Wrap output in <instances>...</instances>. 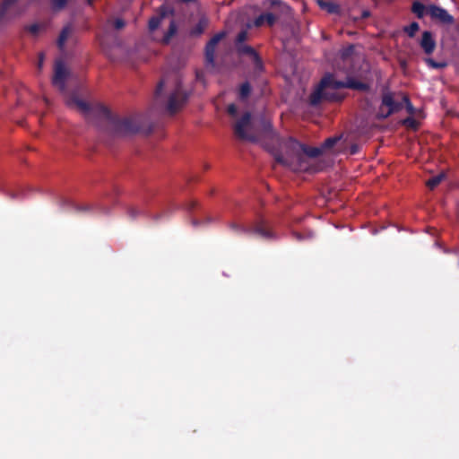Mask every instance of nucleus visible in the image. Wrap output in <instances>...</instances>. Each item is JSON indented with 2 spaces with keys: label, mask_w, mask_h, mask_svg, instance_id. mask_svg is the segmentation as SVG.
<instances>
[{
  "label": "nucleus",
  "mask_w": 459,
  "mask_h": 459,
  "mask_svg": "<svg viewBox=\"0 0 459 459\" xmlns=\"http://www.w3.org/2000/svg\"><path fill=\"white\" fill-rule=\"evenodd\" d=\"M235 134L243 141L259 143L273 152L277 162L294 170H307L308 159L331 149L341 137L326 139L319 148H308L292 138L280 140L273 131L269 120L262 119L259 125L252 120L250 113H245L234 125Z\"/></svg>",
  "instance_id": "f257e3e1"
},
{
  "label": "nucleus",
  "mask_w": 459,
  "mask_h": 459,
  "mask_svg": "<svg viewBox=\"0 0 459 459\" xmlns=\"http://www.w3.org/2000/svg\"><path fill=\"white\" fill-rule=\"evenodd\" d=\"M126 22L121 18L108 19L101 34L98 35L103 53L112 62H123L136 67L143 59V44L135 43L134 48H127L115 30L123 29Z\"/></svg>",
  "instance_id": "f03ea898"
},
{
  "label": "nucleus",
  "mask_w": 459,
  "mask_h": 459,
  "mask_svg": "<svg viewBox=\"0 0 459 459\" xmlns=\"http://www.w3.org/2000/svg\"><path fill=\"white\" fill-rule=\"evenodd\" d=\"M67 104L74 105L79 111L87 118L97 117L104 124V131L114 136L122 137L132 135L141 128V124L134 117L120 118L114 115L111 110L100 103L90 104L76 96L69 99Z\"/></svg>",
  "instance_id": "7ed1b4c3"
},
{
  "label": "nucleus",
  "mask_w": 459,
  "mask_h": 459,
  "mask_svg": "<svg viewBox=\"0 0 459 459\" xmlns=\"http://www.w3.org/2000/svg\"><path fill=\"white\" fill-rule=\"evenodd\" d=\"M164 97L163 104L168 114L177 113L186 103L188 94L183 89L178 74L166 76L157 86L155 97L157 100Z\"/></svg>",
  "instance_id": "20e7f679"
},
{
  "label": "nucleus",
  "mask_w": 459,
  "mask_h": 459,
  "mask_svg": "<svg viewBox=\"0 0 459 459\" xmlns=\"http://www.w3.org/2000/svg\"><path fill=\"white\" fill-rule=\"evenodd\" d=\"M344 88L365 90L367 85L353 79L338 81L332 74H327L322 79L317 89L311 94L310 103L316 106L323 100L329 101L340 100L343 98L341 91Z\"/></svg>",
  "instance_id": "39448f33"
},
{
  "label": "nucleus",
  "mask_w": 459,
  "mask_h": 459,
  "mask_svg": "<svg viewBox=\"0 0 459 459\" xmlns=\"http://www.w3.org/2000/svg\"><path fill=\"white\" fill-rule=\"evenodd\" d=\"M20 0H4L0 5V22L9 21L21 13Z\"/></svg>",
  "instance_id": "423d86ee"
},
{
  "label": "nucleus",
  "mask_w": 459,
  "mask_h": 459,
  "mask_svg": "<svg viewBox=\"0 0 459 459\" xmlns=\"http://www.w3.org/2000/svg\"><path fill=\"white\" fill-rule=\"evenodd\" d=\"M429 16L442 24L450 25L454 22V17L446 9L435 4H429Z\"/></svg>",
  "instance_id": "0eeeda50"
},
{
  "label": "nucleus",
  "mask_w": 459,
  "mask_h": 459,
  "mask_svg": "<svg viewBox=\"0 0 459 459\" xmlns=\"http://www.w3.org/2000/svg\"><path fill=\"white\" fill-rule=\"evenodd\" d=\"M403 106V103H398L394 100L391 93H385L382 99V106L380 108L378 116L381 117H387L392 113L399 110Z\"/></svg>",
  "instance_id": "6e6552de"
},
{
  "label": "nucleus",
  "mask_w": 459,
  "mask_h": 459,
  "mask_svg": "<svg viewBox=\"0 0 459 459\" xmlns=\"http://www.w3.org/2000/svg\"><path fill=\"white\" fill-rule=\"evenodd\" d=\"M68 76V71L62 61H57L55 65V72L52 79L53 85L56 86L60 91H65V80Z\"/></svg>",
  "instance_id": "1a4fd4ad"
},
{
  "label": "nucleus",
  "mask_w": 459,
  "mask_h": 459,
  "mask_svg": "<svg viewBox=\"0 0 459 459\" xmlns=\"http://www.w3.org/2000/svg\"><path fill=\"white\" fill-rule=\"evenodd\" d=\"M71 40L74 43L77 41V36L75 34V28L72 23L66 24L61 30L57 39L56 44L59 50L64 51L65 42Z\"/></svg>",
  "instance_id": "9d476101"
},
{
  "label": "nucleus",
  "mask_w": 459,
  "mask_h": 459,
  "mask_svg": "<svg viewBox=\"0 0 459 459\" xmlns=\"http://www.w3.org/2000/svg\"><path fill=\"white\" fill-rule=\"evenodd\" d=\"M223 34H217L207 43L205 48V60L207 66H214V55L217 44L222 39Z\"/></svg>",
  "instance_id": "9b49d317"
},
{
  "label": "nucleus",
  "mask_w": 459,
  "mask_h": 459,
  "mask_svg": "<svg viewBox=\"0 0 459 459\" xmlns=\"http://www.w3.org/2000/svg\"><path fill=\"white\" fill-rule=\"evenodd\" d=\"M420 45L427 55L433 53L436 48V41L430 31L426 30L422 33Z\"/></svg>",
  "instance_id": "f8f14e48"
},
{
  "label": "nucleus",
  "mask_w": 459,
  "mask_h": 459,
  "mask_svg": "<svg viewBox=\"0 0 459 459\" xmlns=\"http://www.w3.org/2000/svg\"><path fill=\"white\" fill-rule=\"evenodd\" d=\"M275 20H276V17L273 14H272L270 13H263V14L259 15L255 20L254 25L256 27H260L264 24L272 26L274 23Z\"/></svg>",
  "instance_id": "ddd939ff"
},
{
  "label": "nucleus",
  "mask_w": 459,
  "mask_h": 459,
  "mask_svg": "<svg viewBox=\"0 0 459 459\" xmlns=\"http://www.w3.org/2000/svg\"><path fill=\"white\" fill-rule=\"evenodd\" d=\"M412 12L418 18H423L424 16L429 15V4L414 2L412 4Z\"/></svg>",
  "instance_id": "4468645a"
},
{
  "label": "nucleus",
  "mask_w": 459,
  "mask_h": 459,
  "mask_svg": "<svg viewBox=\"0 0 459 459\" xmlns=\"http://www.w3.org/2000/svg\"><path fill=\"white\" fill-rule=\"evenodd\" d=\"M318 4L320 5V7L322 9L326 10L330 13H338V11H339V6L333 2H325V1L319 0Z\"/></svg>",
  "instance_id": "2eb2a0df"
},
{
  "label": "nucleus",
  "mask_w": 459,
  "mask_h": 459,
  "mask_svg": "<svg viewBox=\"0 0 459 459\" xmlns=\"http://www.w3.org/2000/svg\"><path fill=\"white\" fill-rule=\"evenodd\" d=\"M177 31V26L174 21H171L169 22V28L168 32L163 36L162 42L165 44H168L170 40V39L175 35Z\"/></svg>",
  "instance_id": "dca6fc26"
},
{
  "label": "nucleus",
  "mask_w": 459,
  "mask_h": 459,
  "mask_svg": "<svg viewBox=\"0 0 459 459\" xmlns=\"http://www.w3.org/2000/svg\"><path fill=\"white\" fill-rule=\"evenodd\" d=\"M445 178V174L444 173H440L437 176H434L432 177L431 178H429L428 181H427V186L430 188V189H433L435 188L437 185L440 184V182Z\"/></svg>",
  "instance_id": "f3484780"
},
{
  "label": "nucleus",
  "mask_w": 459,
  "mask_h": 459,
  "mask_svg": "<svg viewBox=\"0 0 459 459\" xmlns=\"http://www.w3.org/2000/svg\"><path fill=\"white\" fill-rule=\"evenodd\" d=\"M165 17V12L162 11V13L155 17H152L149 22V28L151 30H154L158 28V26L160 24L161 21Z\"/></svg>",
  "instance_id": "a211bd4d"
},
{
  "label": "nucleus",
  "mask_w": 459,
  "mask_h": 459,
  "mask_svg": "<svg viewBox=\"0 0 459 459\" xmlns=\"http://www.w3.org/2000/svg\"><path fill=\"white\" fill-rule=\"evenodd\" d=\"M252 230H254L255 232H256L263 238H273V234L263 224L255 226Z\"/></svg>",
  "instance_id": "6ab92c4d"
},
{
  "label": "nucleus",
  "mask_w": 459,
  "mask_h": 459,
  "mask_svg": "<svg viewBox=\"0 0 459 459\" xmlns=\"http://www.w3.org/2000/svg\"><path fill=\"white\" fill-rule=\"evenodd\" d=\"M69 0H51V8L55 12L65 9Z\"/></svg>",
  "instance_id": "aec40b11"
},
{
  "label": "nucleus",
  "mask_w": 459,
  "mask_h": 459,
  "mask_svg": "<svg viewBox=\"0 0 459 459\" xmlns=\"http://www.w3.org/2000/svg\"><path fill=\"white\" fill-rule=\"evenodd\" d=\"M425 62L427 63V65L429 67L434 68V69H442L447 65V64L446 62H436L435 60H433L431 58H426Z\"/></svg>",
  "instance_id": "412c9836"
},
{
  "label": "nucleus",
  "mask_w": 459,
  "mask_h": 459,
  "mask_svg": "<svg viewBox=\"0 0 459 459\" xmlns=\"http://www.w3.org/2000/svg\"><path fill=\"white\" fill-rule=\"evenodd\" d=\"M405 32L410 36L413 37L415 33L419 30V24L417 22H411L409 26H407L405 29Z\"/></svg>",
  "instance_id": "4be33fe9"
},
{
  "label": "nucleus",
  "mask_w": 459,
  "mask_h": 459,
  "mask_svg": "<svg viewBox=\"0 0 459 459\" xmlns=\"http://www.w3.org/2000/svg\"><path fill=\"white\" fill-rule=\"evenodd\" d=\"M241 52L248 54L254 59V61H255L256 63L259 62V58H258L256 53L255 52V50L252 48H250V47H243L241 48Z\"/></svg>",
  "instance_id": "5701e85b"
},
{
  "label": "nucleus",
  "mask_w": 459,
  "mask_h": 459,
  "mask_svg": "<svg viewBox=\"0 0 459 459\" xmlns=\"http://www.w3.org/2000/svg\"><path fill=\"white\" fill-rule=\"evenodd\" d=\"M251 87L248 83H243L240 87L239 94L241 98H246L249 95Z\"/></svg>",
  "instance_id": "b1692460"
},
{
  "label": "nucleus",
  "mask_w": 459,
  "mask_h": 459,
  "mask_svg": "<svg viewBox=\"0 0 459 459\" xmlns=\"http://www.w3.org/2000/svg\"><path fill=\"white\" fill-rule=\"evenodd\" d=\"M353 49H354V48H353V46H349L348 48H346L345 49H343V50L341 52V57H342V59H343V60L348 59V58L351 56V54H352V52H353Z\"/></svg>",
  "instance_id": "393cba45"
},
{
  "label": "nucleus",
  "mask_w": 459,
  "mask_h": 459,
  "mask_svg": "<svg viewBox=\"0 0 459 459\" xmlns=\"http://www.w3.org/2000/svg\"><path fill=\"white\" fill-rule=\"evenodd\" d=\"M27 30L29 32H30L32 35H37L39 31L41 30V26L38 23L31 24L27 27Z\"/></svg>",
  "instance_id": "a878e982"
},
{
  "label": "nucleus",
  "mask_w": 459,
  "mask_h": 459,
  "mask_svg": "<svg viewBox=\"0 0 459 459\" xmlns=\"http://www.w3.org/2000/svg\"><path fill=\"white\" fill-rule=\"evenodd\" d=\"M228 113L231 116H236L237 114V107L234 105V104H230L229 107H228Z\"/></svg>",
  "instance_id": "bb28decb"
},
{
  "label": "nucleus",
  "mask_w": 459,
  "mask_h": 459,
  "mask_svg": "<svg viewBox=\"0 0 459 459\" xmlns=\"http://www.w3.org/2000/svg\"><path fill=\"white\" fill-rule=\"evenodd\" d=\"M247 36V31L244 30V31L239 32L238 35V41L242 42V41L246 40Z\"/></svg>",
  "instance_id": "cd10ccee"
},
{
  "label": "nucleus",
  "mask_w": 459,
  "mask_h": 459,
  "mask_svg": "<svg viewBox=\"0 0 459 459\" xmlns=\"http://www.w3.org/2000/svg\"><path fill=\"white\" fill-rule=\"evenodd\" d=\"M4 194L10 198V199H16L18 197V194L12 191H5Z\"/></svg>",
  "instance_id": "c85d7f7f"
},
{
  "label": "nucleus",
  "mask_w": 459,
  "mask_h": 459,
  "mask_svg": "<svg viewBox=\"0 0 459 459\" xmlns=\"http://www.w3.org/2000/svg\"><path fill=\"white\" fill-rule=\"evenodd\" d=\"M404 124L409 126H413L415 127L416 126V122L414 119L412 118H407L404 120Z\"/></svg>",
  "instance_id": "c756f323"
},
{
  "label": "nucleus",
  "mask_w": 459,
  "mask_h": 459,
  "mask_svg": "<svg viewBox=\"0 0 459 459\" xmlns=\"http://www.w3.org/2000/svg\"><path fill=\"white\" fill-rule=\"evenodd\" d=\"M359 145L357 144H353L351 147V154H355L359 152Z\"/></svg>",
  "instance_id": "7c9ffc66"
},
{
  "label": "nucleus",
  "mask_w": 459,
  "mask_h": 459,
  "mask_svg": "<svg viewBox=\"0 0 459 459\" xmlns=\"http://www.w3.org/2000/svg\"><path fill=\"white\" fill-rule=\"evenodd\" d=\"M128 213L132 218H135L138 214V212L132 208L128 211Z\"/></svg>",
  "instance_id": "2f4dec72"
},
{
  "label": "nucleus",
  "mask_w": 459,
  "mask_h": 459,
  "mask_svg": "<svg viewBox=\"0 0 459 459\" xmlns=\"http://www.w3.org/2000/svg\"><path fill=\"white\" fill-rule=\"evenodd\" d=\"M293 235L298 240H303L304 238H306L301 233L299 232H293Z\"/></svg>",
  "instance_id": "473e14b6"
},
{
  "label": "nucleus",
  "mask_w": 459,
  "mask_h": 459,
  "mask_svg": "<svg viewBox=\"0 0 459 459\" xmlns=\"http://www.w3.org/2000/svg\"><path fill=\"white\" fill-rule=\"evenodd\" d=\"M403 100H404V102L407 105L408 111L411 113L412 112V106L411 105V103L408 101V100L406 98H404Z\"/></svg>",
  "instance_id": "72a5a7b5"
},
{
  "label": "nucleus",
  "mask_w": 459,
  "mask_h": 459,
  "mask_svg": "<svg viewBox=\"0 0 459 459\" xmlns=\"http://www.w3.org/2000/svg\"><path fill=\"white\" fill-rule=\"evenodd\" d=\"M231 226H232L233 228L239 229V230H241L242 231H247V230H247V229H246L245 227L240 226V225H238V224H236V223H233Z\"/></svg>",
  "instance_id": "f704fd0d"
},
{
  "label": "nucleus",
  "mask_w": 459,
  "mask_h": 459,
  "mask_svg": "<svg viewBox=\"0 0 459 459\" xmlns=\"http://www.w3.org/2000/svg\"><path fill=\"white\" fill-rule=\"evenodd\" d=\"M42 61H43V55L41 54L40 56H39V67L40 68L41 65H42Z\"/></svg>",
  "instance_id": "c9c22d12"
},
{
  "label": "nucleus",
  "mask_w": 459,
  "mask_h": 459,
  "mask_svg": "<svg viewBox=\"0 0 459 459\" xmlns=\"http://www.w3.org/2000/svg\"><path fill=\"white\" fill-rule=\"evenodd\" d=\"M89 4H92V0H85Z\"/></svg>",
  "instance_id": "e433bc0d"
},
{
  "label": "nucleus",
  "mask_w": 459,
  "mask_h": 459,
  "mask_svg": "<svg viewBox=\"0 0 459 459\" xmlns=\"http://www.w3.org/2000/svg\"><path fill=\"white\" fill-rule=\"evenodd\" d=\"M278 2H279L278 0H273V2H272V3H273V4H277Z\"/></svg>",
  "instance_id": "4c0bfd02"
},
{
  "label": "nucleus",
  "mask_w": 459,
  "mask_h": 459,
  "mask_svg": "<svg viewBox=\"0 0 459 459\" xmlns=\"http://www.w3.org/2000/svg\"><path fill=\"white\" fill-rule=\"evenodd\" d=\"M311 237H312V233L309 232L307 238H311Z\"/></svg>",
  "instance_id": "58836bf2"
},
{
  "label": "nucleus",
  "mask_w": 459,
  "mask_h": 459,
  "mask_svg": "<svg viewBox=\"0 0 459 459\" xmlns=\"http://www.w3.org/2000/svg\"><path fill=\"white\" fill-rule=\"evenodd\" d=\"M144 132H145V135H146V134H147V133H148V130H147V128H146V127H145V129H144Z\"/></svg>",
  "instance_id": "ea45409f"
},
{
  "label": "nucleus",
  "mask_w": 459,
  "mask_h": 459,
  "mask_svg": "<svg viewBox=\"0 0 459 459\" xmlns=\"http://www.w3.org/2000/svg\"><path fill=\"white\" fill-rule=\"evenodd\" d=\"M193 223H194L195 225H197L199 222H197L196 221H195Z\"/></svg>",
  "instance_id": "a19ab883"
}]
</instances>
